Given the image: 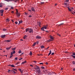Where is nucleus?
Segmentation results:
<instances>
[{
    "label": "nucleus",
    "instance_id": "29",
    "mask_svg": "<svg viewBox=\"0 0 75 75\" xmlns=\"http://www.w3.org/2000/svg\"><path fill=\"white\" fill-rule=\"evenodd\" d=\"M67 8H68V10H69V11H71V9L70 8H69L68 7Z\"/></svg>",
    "mask_w": 75,
    "mask_h": 75
},
{
    "label": "nucleus",
    "instance_id": "47",
    "mask_svg": "<svg viewBox=\"0 0 75 75\" xmlns=\"http://www.w3.org/2000/svg\"><path fill=\"white\" fill-rule=\"evenodd\" d=\"M64 4L66 6H67V3H64Z\"/></svg>",
    "mask_w": 75,
    "mask_h": 75
},
{
    "label": "nucleus",
    "instance_id": "32",
    "mask_svg": "<svg viewBox=\"0 0 75 75\" xmlns=\"http://www.w3.org/2000/svg\"><path fill=\"white\" fill-rule=\"evenodd\" d=\"M0 14L1 16H3V13H0Z\"/></svg>",
    "mask_w": 75,
    "mask_h": 75
},
{
    "label": "nucleus",
    "instance_id": "8",
    "mask_svg": "<svg viewBox=\"0 0 75 75\" xmlns=\"http://www.w3.org/2000/svg\"><path fill=\"white\" fill-rule=\"evenodd\" d=\"M27 35H25L24 37H23L24 39L26 40L27 39Z\"/></svg>",
    "mask_w": 75,
    "mask_h": 75
},
{
    "label": "nucleus",
    "instance_id": "17",
    "mask_svg": "<svg viewBox=\"0 0 75 75\" xmlns=\"http://www.w3.org/2000/svg\"><path fill=\"white\" fill-rule=\"evenodd\" d=\"M27 62V61H25L24 62H22V64H25V63H26Z\"/></svg>",
    "mask_w": 75,
    "mask_h": 75
},
{
    "label": "nucleus",
    "instance_id": "44",
    "mask_svg": "<svg viewBox=\"0 0 75 75\" xmlns=\"http://www.w3.org/2000/svg\"><path fill=\"white\" fill-rule=\"evenodd\" d=\"M30 55H32V52H30Z\"/></svg>",
    "mask_w": 75,
    "mask_h": 75
},
{
    "label": "nucleus",
    "instance_id": "21",
    "mask_svg": "<svg viewBox=\"0 0 75 75\" xmlns=\"http://www.w3.org/2000/svg\"><path fill=\"white\" fill-rule=\"evenodd\" d=\"M3 7V5H2V3L0 4V7Z\"/></svg>",
    "mask_w": 75,
    "mask_h": 75
},
{
    "label": "nucleus",
    "instance_id": "18",
    "mask_svg": "<svg viewBox=\"0 0 75 75\" xmlns=\"http://www.w3.org/2000/svg\"><path fill=\"white\" fill-rule=\"evenodd\" d=\"M35 45H36V43H34L33 45L32 46H33V47H34V46H35Z\"/></svg>",
    "mask_w": 75,
    "mask_h": 75
},
{
    "label": "nucleus",
    "instance_id": "10",
    "mask_svg": "<svg viewBox=\"0 0 75 75\" xmlns=\"http://www.w3.org/2000/svg\"><path fill=\"white\" fill-rule=\"evenodd\" d=\"M25 30H25L26 32H28V31L29 32V28H27Z\"/></svg>",
    "mask_w": 75,
    "mask_h": 75
},
{
    "label": "nucleus",
    "instance_id": "7",
    "mask_svg": "<svg viewBox=\"0 0 75 75\" xmlns=\"http://www.w3.org/2000/svg\"><path fill=\"white\" fill-rule=\"evenodd\" d=\"M6 36V35H2L1 36V38H4Z\"/></svg>",
    "mask_w": 75,
    "mask_h": 75
},
{
    "label": "nucleus",
    "instance_id": "24",
    "mask_svg": "<svg viewBox=\"0 0 75 75\" xmlns=\"http://www.w3.org/2000/svg\"><path fill=\"white\" fill-rule=\"evenodd\" d=\"M41 49H42V48H45V47H44V45H42V46H41Z\"/></svg>",
    "mask_w": 75,
    "mask_h": 75
},
{
    "label": "nucleus",
    "instance_id": "26",
    "mask_svg": "<svg viewBox=\"0 0 75 75\" xmlns=\"http://www.w3.org/2000/svg\"><path fill=\"white\" fill-rule=\"evenodd\" d=\"M16 47H15L14 48H13L12 49V50H16Z\"/></svg>",
    "mask_w": 75,
    "mask_h": 75
},
{
    "label": "nucleus",
    "instance_id": "56",
    "mask_svg": "<svg viewBox=\"0 0 75 75\" xmlns=\"http://www.w3.org/2000/svg\"><path fill=\"white\" fill-rule=\"evenodd\" d=\"M25 15H27V14H28V13H25Z\"/></svg>",
    "mask_w": 75,
    "mask_h": 75
},
{
    "label": "nucleus",
    "instance_id": "28",
    "mask_svg": "<svg viewBox=\"0 0 75 75\" xmlns=\"http://www.w3.org/2000/svg\"><path fill=\"white\" fill-rule=\"evenodd\" d=\"M12 53L13 54H15V53H16V51L14 50L12 51Z\"/></svg>",
    "mask_w": 75,
    "mask_h": 75
},
{
    "label": "nucleus",
    "instance_id": "11",
    "mask_svg": "<svg viewBox=\"0 0 75 75\" xmlns=\"http://www.w3.org/2000/svg\"><path fill=\"white\" fill-rule=\"evenodd\" d=\"M31 10L33 11H35V10L34 9V8H31Z\"/></svg>",
    "mask_w": 75,
    "mask_h": 75
},
{
    "label": "nucleus",
    "instance_id": "1",
    "mask_svg": "<svg viewBox=\"0 0 75 75\" xmlns=\"http://www.w3.org/2000/svg\"><path fill=\"white\" fill-rule=\"evenodd\" d=\"M47 25H44L43 27L41 28V30H42V31H45V30H44V28L45 29H47Z\"/></svg>",
    "mask_w": 75,
    "mask_h": 75
},
{
    "label": "nucleus",
    "instance_id": "48",
    "mask_svg": "<svg viewBox=\"0 0 75 75\" xmlns=\"http://www.w3.org/2000/svg\"><path fill=\"white\" fill-rule=\"evenodd\" d=\"M54 52H52V54H51V55H54Z\"/></svg>",
    "mask_w": 75,
    "mask_h": 75
},
{
    "label": "nucleus",
    "instance_id": "57",
    "mask_svg": "<svg viewBox=\"0 0 75 75\" xmlns=\"http://www.w3.org/2000/svg\"><path fill=\"white\" fill-rule=\"evenodd\" d=\"M72 54L73 55H75V53H73Z\"/></svg>",
    "mask_w": 75,
    "mask_h": 75
},
{
    "label": "nucleus",
    "instance_id": "52",
    "mask_svg": "<svg viewBox=\"0 0 75 75\" xmlns=\"http://www.w3.org/2000/svg\"><path fill=\"white\" fill-rule=\"evenodd\" d=\"M3 30L4 31H6V29H3Z\"/></svg>",
    "mask_w": 75,
    "mask_h": 75
},
{
    "label": "nucleus",
    "instance_id": "6",
    "mask_svg": "<svg viewBox=\"0 0 75 75\" xmlns=\"http://www.w3.org/2000/svg\"><path fill=\"white\" fill-rule=\"evenodd\" d=\"M35 69H37L38 70V69H40V68H39V67L37 65L36 66V67L35 68Z\"/></svg>",
    "mask_w": 75,
    "mask_h": 75
},
{
    "label": "nucleus",
    "instance_id": "35",
    "mask_svg": "<svg viewBox=\"0 0 75 75\" xmlns=\"http://www.w3.org/2000/svg\"><path fill=\"white\" fill-rule=\"evenodd\" d=\"M13 70L15 71H17V70L16 69H13Z\"/></svg>",
    "mask_w": 75,
    "mask_h": 75
},
{
    "label": "nucleus",
    "instance_id": "5",
    "mask_svg": "<svg viewBox=\"0 0 75 75\" xmlns=\"http://www.w3.org/2000/svg\"><path fill=\"white\" fill-rule=\"evenodd\" d=\"M36 39H41V37L39 36H37L36 37Z\"/></svg>",
    "mask_w": 75,
    "mask_h": 75
},
{
    "label": "nucleus",
    "instance_id": "49",
    "mask_svg": "<svg viewBox=\"0 0 75 75\" xmlns=\"http://www.w3.org/2000/svg\"><path fill=\"white\" fill-rule=\"evenodd\" d=\"M21 59H23V58H21L20 59H19V60H21Z\"/></svg>",
    "mask_w": 75,
    "mask_h": 75
},
{
    "label": "nucleus",
    "instance_id": "34",
    "mask_svg": "<svg viewBox=\"0 0 75 75\" xmlns=\"http://www.w3.org/2000/svg\"><path fill=\"white\" fill-rule=\"evenodd\" d=\"M17 1H18V0H15L14 1L15 3H16Z\"/></svg>",
    "mask_w": 75,
    "mask_h": 75
},
{
    "label": "nucleus",
    "instance_id": "27",
    "mask_svg": "<svg viewBox=\"0 0 75 75\" xmlns=\"http://www.w3.org/2000/svg\"><path fill=\"white\" fill-rule=\"evenodd\" d=\"M21 50H20L18 52V53L19 54H21Z\"/></svg>",
    "mask_w": 75,
    "mask_h": 75
},
{
    "label": "nucleus",
    "instance_id": "31",
    "mask_svg": "<svg viewBox=\"0 0 75 75\" xmlns=\"http://www.w3.org/2000/svg\"><path fill=\"white\" fill-rule=\"evenodd\" d=\"M11 71V70H8V73H10V71Z\"/></svg>",
    "mask_w": 75,
    "mask_h": 75
},
{
    "label": "nucleus",
    "instance_id": "40",
    "mask_svg": "<svg viewBox=\"0 0 75 75\" xmlns=\"http://www.w3.org/2000/svg\"><path fill=\"white\" fill-rule=\"evenodd\" d=\"M13 53L12 52H11V55H13Z\"/></svg>",
    "mask_w": 75,
    "mask_h": 75
},
{
    "label": "nucleus",
    "instance_id": "33",
    "mask_svg": "<svg viewBox=\"0 0 75 75\" xmlns=\"http://www.w3.org/2000/svg\"><path fill=\"white\" fill-rule=\"evenodd\" d=\"M45 3L43 2H40V4H44Z\"/></svg>",
    "mask_w": 75,
    "mask_h": 75
},
{
    "label": "nucleus",
    "instance_id": "50",
    "mask_svg": "<svg viewBox=\"0 0 75 75\" xmlns=\"http://www.w3.org/2000/svg\"><path fill=\"white\" fill-rule=\"evenodd\" d=\"M46 72H47V71H43V72H44V73H45V74L46 73Z\"/></svg>",
    "mask_w": 75,
    "mask_h": 75
},
{
    "label": "nucleus",
    "instance_id": "53",
    "mask_svg": "<svg viewBox=\"0 0 75 75\" xmlns=\"http://www.w3.org/2000/svg\"><path fill=\"white\" fill-rule=\"evenodd\" d=\"M29 17H32V16H31V15H29L28 16Z\"/></svg>",
    "mask_w": 75,
    "mask_h": 75
},
{
    "label": "nucleus",
    "instance_id": "3",
    "mask_svg": "<svg viewBox=\"0 0 75 75\" xmlns=\"http://www.w3.org/2000/svg\"><path fill=\"white\" fill-rule=\"evenodd\" d=\"M16 16H17L18 17H20V13H18V10H16Z\"/></svg>",
    "mask_w": 75,
    "mask_h": 75
},
{
    "label": "nucleus",
    "instance_id": "30",
    "mask_svg": "<svg viewBox=\"0 0 75 75\" xmlns=\"http://www.w3.org/2000/svg\"><path fill=\"white\" fill-rule=\"evenodd\" d=\"M41 68L42 69H45V68L44 67L42 66Z\"/></svg>",
    "mask_w": 75,
    "mask_h": 75
},
{
    "label": "nucleus",
    "instance_id": "55",
    "mask_svg": "<svg viewBox=\"0 0 75 75\" xmlns=\"http://www.w3.org/2000/svg\"><path fill=\"white\" fill-rule=\"evenodd\" d=\"M11 13H12V14H13L14 13V11H12Z\"/></svg>",
    "mask_w": 75,
    "mask_h": 75
},
{
    "label": "nucleus",
    "instance_id": "51",
    "mask_svg": "<svg viewBox=\"0 0 75 75\" xmlns=\"http://www.w3.org/2000/svg\"><path fill=\"white\" fill-rule=\"evenodd\" d=\"M15 23L16 24H18V22H16Z\"/></svg>",
    "mask_w": 75,
    "mask_h": 75
},
{
    "label": "nucleus",
    "instance_id": "59",
    "mask_svg": "<svg viewBox=\"0 0 75 75\" xmlns=\"http://www.w3.org/2000/svg\"><path fill=\"white\" fill-rule=\"evenodd\" d=\"M20 72H21V73H23V70H21V71H20Z\"/></svg>",
    "mask_w": 75,
    "mask_h": 75
},
{
    "label": "nucleus",
    "instance_id": "63",
    "mask_svg": "<svg viewBox=\"0 0 75 75\" xmlns=\"http://www.w3.org/2000/svg\"><path fill=\"white\" fill-rule=\"evenodd\" d=\"M45 64H46V65H48V63L46 62L45 63Z\"/></svg>",
    "mask_w": 75,
    "mask_h": 75
},
{
    "label": "nucleus",
    "instance_id": "45",
    "mask_svg": "<svg viewBox=\"0 0 75 75\" xmlns=\"http://www.w3.org/2000/svg\"><path fill=\"white\" fill-rule=\"evenodd\" d=\"M15 59L16 60H17L18 59H17V57H15Z\"/></svg>",
    "mask_w": 75,
    "mask_h": 75
},
{
    "label": "nucleus",
    "instance_id": "4",
    "mask_svg": "<svg viewBox=\"0 0 75 75\" xmlns=\"http://www.w3.org/2000/svg\"><path fill=\"white\" fill-rule=\"evenodd\" d=\"M36 71L37 72V73L38 75H40V72H41L40 69H39V70H37Z\"/></svg>",
    "mask_w": 75,
    "mask_h": 75
},
{
    "label": "nucleus",
    "instance_id": "23",
    "mask_svg": "<svg viewBox=\"0 0 75 75\" xmlns=\"http://www.w3.org/2000/svg\"><path fill=\"white\" fill-rule=\"evenodd\" d=\"M71 57H73V58H74L75 59V55H71Z\"/></svg>",
    "mask_w": 75,
    "mask_h": 75
},
{
    "label": "nucleus",
    "instance_id": "22",
    "mask_svg": "<svg viewBox=\"0 0 75 75\" xmlns=\"http://www.w3.org/2000/svg\"><path fill=\"white\" fill-rule=\"evenodd\" d=\"M15 0H8L6 1H14Z\"/></svg>",
    "mask_w": 75,
    "mask_h": 75
},
{
    "label": "nucleus",
    "instance_id": "2",
    "mask_svg": "<svg viewBox=\"0 0 75 75\" xmlns=\"http://www.w3.org/2000/svg\"><path fill=\"white\" fill-rule=\"evenodd\" d=\"M29 33L31 34V33H33V30L31 28H29Z\"/></svg>",
    "mask_w": 75,
    "mask_h": 75
},
{
    "label": "nucleus",
    "instance_id": "61",
    "mask_svg": "<svg viewBox=\"0 0 75 75\" xmlns=\"http://www.w3.org/2000/svg\"><path fill=\"white\" fill-rule=\"evenodd\" d=\"M29 11H30L31 12H32V11H31V10H28Z\"/></svg>",
    "mask_w": 75,
    "mask_h": 75
},
{
    "label": "nucleus",
    "instance_id": "19",
    "mask_svg": "<svg viewBox=\"0 0 75 75\" xmlns=\"http://www.w3.org/2000/svg\"><path fill=\"white\" fill-rule=\"evenodd\" d=\"M9 66H11V67H15V66H14V65H9Z\"/></svg>",
    "mask_w": 75,
    "mask_h": 75
},
{
    "label": "nucleus",
    "instance_id": "43",
    "mask_svg": "<svg viewBox=\"0 0 75 75\" xmlns=\"http://www.w3.org/2000/svg\"><path fill=\"white\" fill-rule=\"evenodd\" d=\"M18 64H20V62H17L16 64V65H18Z\"/></svg>",
    "mask_w": 75,
    "mask_h": 75
},
{
    "label": "nucleus",
    "instance_id": "46",
    "mask_svg": "<svg viewBox=\"0 0 75 75\" xmlns=\"http://www.w3.org/2000/svg\"><path fill=\"white\" fill-rule=\"evenodd\" d=\"M73 71H75V68H74L73 69Z\"/></svg>",
    "mask_w": 75,
    "mask_h": 75
},
{
    "label": "nucleus",
    "instance_id": "37",
    "mask_svg": "<svg viewBox=\"0 0 75 75\" xmlns=\"http://www.w3.org/2000/svg\"><path fill=\"white\" fill-rule=\"evenodd\" d=\"M8 8H6L5 9V10H8Z\"/></svg>",
    "mask_w": 75,
    "mask_h": 75
},
{
    "label": "nucleus",
    "instance_id": "9",
    "mask_svg": "<svg viewBox=\"0 0 75 75\" xmlns=\"http://www.w3.org/2000/svg\"><path fill=\"white\" fill-rule=\"evenodd\" d=\"M50 37L51 40H54V38H53V37L51 36V35H50Z\"/></svg>",
    "mask_w": 75,
    "mask_h": 75
},
{
    "label": "nucleus",
    "instance_id": "13",
    "mask_svg": "<svg viewBox=\"0 0 75 75\" xmlns=\"http://www.w3.org/2000/svg\"><path fill=\"white\" fill-rule=\"evenodd\" d=\"M10 48H11V47H8L6 48V49L7 50H10Z\"/></svg>",
    "mask_w": 75,
    "mask_h": 75
},
{
    "label": "nucleus",
    "instance_id": "36",
    "mask_svg": "<svg viewBox=\"0 0 75 75\" xmlns=\"http://www.w3.org/2000/svg\"><path fill=\"white\" fill-rule=\"evenodd\" d=\"M13 55H11V56L10 57V58H12V57H13Z\"/></svg>",
    "mask_w": 75,
    "mask_h": 75
},
{
    "label": "nucleus",
    "instance_id": "58",
    "mask_svg": "<svg viewBox=\"0 0 75 75\" xmlns=\"http://www.w3.org/2000/svg\"><path fill=\"white\" fill-rule=\"evenodd\" d=\"M39 64H41L42 65H43V64L42 63H40Z\"/></svg>",
    "mask_w": 75,
    "mask_h": 75
},
{
    "label": "nucleus",
    "instance_id": "39",
    "mask_svg": "<svg viewBox=\"0 0 75 75\" xmlns=\"http://www.w3.org/2000/svg\"><path fill=\"white\" fill-rule=\"evenodd\" d=\"M38 42H38V41H37L36 42V44H38Z\"/></svg>",
    "mask_w": 75,
    "mask_h": 75
},
{
    "label": "nucleus",
    "instance_id": "38",
    "mask_svg": "<svg viewBox=\"0 0 75 75\" xmlns=\"http://www.w3.org/2000/svg\"><path fill=\"white\" fill-rule=\"evenodd\" d=\"M72 63H73V64H75V61L73 62Z\"/></svg>",
    "mask_w": 75,
    "mask_h": 75
},
{
    "label": "nucleus",
    "instance_id": "16",
    "mask_svg": "<svg viewBox=\"0 0 75 75\" xmlns=\"http://www.w3.org/2000/svg\"><path fill=\"white\" fill-rule=\"evenodd\" d=\"M23 23V21H22V20L20 21H19V23L18 24H21V23Z\"/></svg>",
    "mask_w": 75,
    "mask_h": 75
},
{
    "label": "nucleus",
    "instance_id": "42",
    "mask_svg": "<svg viewBox=\"0 0 75 75\" xmlns=\"http://www.w3.org/2000/svg\"><path fill=\"white\" fill-rule=\"evenodd\" d=\"M57 35H59V36L61 37V35H60V34H59V33H57Z\"/></svg>",
    "mask_w": 75,
    "mask_h": 75
},
{
    "label": "nucleus",
    "instance_id": "64",
    "mask_svg": "<svg viewBox=\"0 0 75 75\" xmlns=\"http://www.w3.org/2000/svg\"><path fill=\"white\" fill-rule=\"evenodd\" d=\"M11 9H13V7H12L11 6Z\"/></svg>",
    "mask_w": 75,
    "mask_h": 75
},
{
    "label": "nucleus",
    "instance_id": "20",
    "mask_svg": "<svg viewBox=\"0 0 75 75\" xmlns=\"http://www.w3.org/2000/svg\"><path fill=\"white\" fill-rule=\"evenodd\" d=\"M6 41H7L6 42H10L11 41V40H7Z\"/></svg>",
    "mask_w": 75,
    "mask_h": 75
},
{
    "label": "nucleus",
    "instance_id": "12",
    "mask_svg": "<svg viewBox=\"0 0 75 75\" xmlns=\"http://www.w3.org/2000/svg\"><path fill=\"white\" fill-rule=\"evenodd\" d=\"M0 12H1V13H3V12H4V10H1L0 11Z\"/></svg>",
    "mask_w": 75,
    "mask_h": 75
},
{
    "label": "nucleus",
    "instance_id": "41",
    "mask_svg": "<svg viewBox=\"0 0 75 75\" xmlns=\"http://www.w3.org/2000/svg\"><path fill=\"white\" fill-rule=\"evenodd\" d=\"M62 24H64V23H61V24L59 25V26H60V25H62Z\"/></svg>",
    "mask_w": 75,
    "mask_h": 75
},
{
    "label": "nucleus",
    "instance_id": "14",
    "mask_svg": "<svg viewBox=\"0 0 75 75\" xmlns=\"http://www.w3.org/2000/svg\"><path fill=\"white\" fill-rule=\"evenodd\" d=\"M52 52H51V50H50V52L48 54V56H49V55H50L51 54Z\"/></svg>",
    "mask_w": 75,
    "mask_h": 75
},
{
    "label": "nucleus",
    "instance_id": "60",
    "mask_svg": "<svg viewBox=\"0 0 75 75\" xmlns=\"http://www.w3.org/2000/svg\"><path fill=\"white\" fill-rule=\"evenodd\" d=\"M34 62H35V63H36L37 62L36 61H33Z\"/></svg>",
    "mask_w": 75,
    "mask_h": 75
},
{
    "label": "nucleus",
    "instance_id": "15",
    "mask_svg": "<svg viewBox=\"0 0 75 75\" xmlns=\"http://www.w3.org/2000/svg\"><path fill=\"white\" fill-rule=\"evenodd\" d=\"M11 71H12V72L13 73V74H16V72L14 71L11 70Z\"/></svg>",
    "mask_w": 75,
    "mask_h": 75
},
{
    "label": "nucleus",
    "instance_id": "54",
    "mask_svg": "<svg viewBox=\"0 0 75 75\" xmlns=\"http://www.w3.org/2000/svg\"><path fill=\"white\" fill-rule=\"evenodd\" d=\"M6 21H9L10 20H9V19H6Z\"/></svg>",
    "mask_w": 75,
    "mask_h": 75
},
{
    "label": "nucleus",
    "instance_id": "25",
    "mask_svg": "<svg viewBox=\"0 0 75 75\" xmlns=\"http://www.w3.org/2000/svg\"><path fill=\"white\" fill-rule=\"evenodd\" d=\"M47 41H48V42H51V41H52V40L51 39H49L47 40Z\"/></svg>",
    "mask_w": 75,
    "mask_h": 75
},
{
    "label": "nucleus",
    "instance_id": "62",
    "mask_svg": "<svg viewBox=\"0 0 75 75\" xmlns=\"http://www.w3.org/2000/svg\"><path fill=\"white\" fill-rule=\"evenodd\" d=\"M48 48H49V47H48L47 48H46V50H48Z\"/></svg>",
    "mask_w": 75,
    "mask_h": 75
}]
</instances>
